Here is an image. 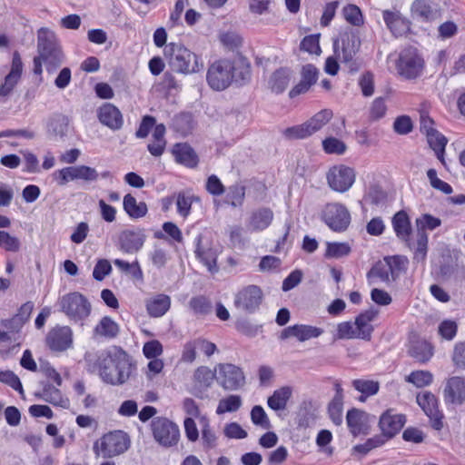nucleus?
Instances as JSON below:
<instances>
[{"label":"nucleus","instance_id":"79ce46f5","mask_svg":"<svg viewBox=\"0 0 465 465\" xmlns=\"http://www.w3.org/2000/svg\"><path fill=\"white\" fill-rule=\"evenodd\" d=\"M200 426L202 433V442L205 450L214 449L217 445V436L213 429L210 425L208 418L200 417Z\"/></svg>","mask_w":465,"mask_h":465},{"label":"nucleus","instance_id":"de8ad7c7","mask_svg":"<svg viewBox=\"0 0 465 465\" xmlns=\"http://www.w3.org/2000/svg\"><path fill=\"white\" fill-rule=\"evenodd\" d=\"M193 201H199V198L190 193H178L176 196L177 213L183 218H186L191 213Z\"/></svg>","mask_w":465,"mask_h":465},{"label":"nucleus","instance_id":"e2e57ef3","mask_svg":"<svg viewBox=\"0 0 465 465\" xmlns=\"http://www.w3.org/2000/svg\"><path fill=\"white\" fill-rule=\"evenodd\" d=\"M282 135L288 140L303 139L310 136L305 123L300 125L288 127L282 131Z\"/></svg>","mask_w":465,"mask_h":465},{"label":"nucleus","instance_id":"4d7b16f0","mask_svg":"<svg viewBox=\"0 0 465 465\" xmlns=\"http://www.w3.org/2000/svg\"><path fill=\"white\" fill-rule=\"evenodd\" d=\"M0 247L6 252H16L20 250L21 242L5 231H0Z\"/></svg>","mask_w":465,"mask_h":465},{"label":"nucleus","instance_id":"393cba45","mask_svg":"<svg viewBox=\"0 0 465 465\" xmlns=\"http://www.w3.org/2000/svg\"><path fill=\"white\" fill-rule=\"evenodd\" d=\"M444 397L446 401L461 404L465 401V378H450L444 388Z\"/></svg>","mask_w":465,"mask_h":465},{"label":"nucleus","instance_id":"f704fd0d","mask_svg":"<svg viewBox=\"0 0 465 465\" xmlns=\"http://www.w3.org/2000/svg\"><path fill=\"white\" fill-rule=\"evenodd\" d=\"M123 207L128 216L132 219H139L146 215L148 212L144 202L138 203L131 193L124 197Z\"/></svg>","mask_w":465,"mask_h":465},{"label":"nucleus","instance_id":"c756f323","mask_svg":"<svg viewBox=\"0 0 465 465\" xmlns=\"http://www.w3.org/2000/svg\"><path fill=\"white\" fill-rule=\"evenodd\" d=\"M292 72L287 68L276 70L269 78L268 87L274 94H282L290 84Z\"/></svg>","mask_w":465,"mask_h":465},{"label":"nucleus","instance_id":"ddd939ff","mask_svg":"<svg viewBox=\"0 0 465 465\" xmlns=\"http://www.w3.org/2000/svg\"><path fill=\"white\" fill-rule=\"evenodd\" d=\"M262 297L263 294L260 287L248 285L235 294L233 303L238 310L252 313L259 309Z\"/></svg>","mask_w":465,"mask_h":465},{"label":"nucleus","instance_id":"b1692460","mask_svg":"<svg viewBox=\"0 0 465 465\" xmlns=\"http://www.w3.org/2000/svg\"><path fill=\"white\" fill-rule=\"evenodd\" d=\"M99 121L112 130H119L124 124L120 110L112 104H103L98 111Z\"/></svg>","mask_w":465,"mask_h":465},{"label":"nucleus","instance_id":"2f4dec72","mask_svg":"<svg viewBox=\"0 0 465 465\" xmlns=\"http://www.w3.org/2000/svg\"><path fill=\"white\" fill-rule=\"evenodd\" d=\"M37 395L45 401L54 406H60L63 408H67L69 406V400L64 398L60 390L51 383H44L42 391Z\"/></svg>","mask_w":465,"mask_h":465},{"label":"nucleus","instance_id":"f8f14e48","mask_svg":"<svg viewBox=\"0 0 465 465\" xmlns=\"http://www.w3.org/2000/svg\"><path fill=\"white\" fill-rule=\"evenodd\" d=\"M322 217L324 223L336 232L345 230L351 222L349 211L344 205L338 203L326 204L322 210Z\"/></svg>","mask_w":465,"mask_h":465},{"label":"nucleus","instance_id":"69168bd1","mask_svg":"<svg viewBox=\"0 0 465 465\" xmlns=\"http://www.w3.org/2000/svg\"><path fill=\"white\" fill-rule=\"evenodd\" d=\"M0 381L17 391L20 394L24 393L20 379L12 371H0Z\"/></svg>","mask_w":465,"mask_h":465},{"label":"nucleus","instance_id":"603ef678","mask_svg":"<svg viewBox=\"0 0 465 465\" xmlns=\"http://www.w3.org/2000/svg\"><path fill=\"white\" fill-rule=\"evenodd\" d=\"M405 381L412 383L417 388H422L432 382L433 375L429 371H414L405 378Z\"/></svg>","mask_w":465,"mask_h":465},{"label":"nucleus","instance_id":"052dcab7","mask_svg":"<svg viewBox=\"0 0 465 465\" xmlns=\"http://www.w3.org/2000/svg\"><path fill=\"white\" fill-rule=\"evenodd\" d=\"M451 360L457 369L465 370V341H458L454 344Z\"/></svg>","mask_w":465,"mask_h":465},{"label":"nucleus","instance_id":"aec40b11","mask_svg":"<svg viewBox=\"0 0 465 465\" xmlns=\"http://www.w3.org/2000/svg\"><path fill=\"white\" fill-rule=\"evenodd\" d=\"M392 226L399 239L406 243V245L415 252L416 239L411 237V225L410 218L406 212L400 211L396 213L392 218Z\"/></svg>","mask_w":465,"mask_h":465},{"label":"nucleus","instance_id":"4c0bfd02","mask_svg":"<svg viewBox=\"0 0 465 465\" xmlns=\"http://www.w3.org/2000/svg\"><path fill=\"white\" fill-rule=\"evenodd\" d=\"M119 330V325L111 317L104 316L94 327V332L106 339H114L118 335Z\"/></svg>","mask_w":465,"mask_h":465},{"label":"nucleus","instance_id":"f03ea898","mask_svg":"<svg viewBox=\"0 0 465 465\" xmlns=\"http://www.w3.org/2000/svg\"><path fill=\"white\" fill-rule=\"evenodd\" d=\"M360 48V36L352 28L345 29L333 41L334 54L351 74L357 73L361 66V62L356 56Z\"/></svg>","mask_w":465,"mask_h":465},{"label":"nucleus","instance_id":"6e6d98bb","mask_svg":"<svg viewBox=\"0 0 465 465\" xmlns=\"http://www.w3.org/2000/svg\"><path fill=\"white\" fill-rule=\"evenodd\" d=\"M350 252L351 247L346 242H328L325 256L339 259L347 256Z\"/></svg>","mask_w":465,"mask_h":465},{"label":"nucleus","instance_id":"2eb2a0df","mask_svg":"<svg viewBox=\"0 0 465 465\" xmlns=\"http://www.w3.org/2000/svg\"><path fill=\"white\" fill-rule=\"evenodd\" d=\"M416 401L430 418L433 429L440 430L443 427V415L439 411L438 400L430 391H422L417 394Z\"/></svg>","mask_w":465,"mask_h":465},{"label":"nucleus","instance_id":"72a5a7b5","mask_svg":"<svg viewBox=\"0 0 465 465\" xmlns=\"http://www.w3.org/2000/svg\"><path fill=\"white\" fill-rule=\"evenodd\" d=\"M346 421L350 431L356 436L366 429L367 414L358 409H351L347 412Z\"/></svg>","mask_w":465,"mask_h":465},{"label":"nucleus","instance_id":"4be33fe9","mask_svg":"<svg viewBox=\"0 0 465 465\" xmlns=\"http://www.w3.org/2000/svg\"><path fill=\"white\" fill-rule=\"evenodd\" d=\"M322 333L323 330L321 328L305 324H295L283 329L280 338L286 340L291 337H295L299 341H305L312 338H317Z\"/></svg>","mask_w":465,"mask_h":465},{"label":"nucleus","instance_id":"7c9ffc66","mask_svg":"<svg viewBox=\"0 0 465 465\" xmlns=\"http://www.w3.org/2000/svg\"><path fill=\"white\" fill-rule=\"evenodd\" d=\"M165 133L166 128L163 124L155 125L152 134L153 141L147 145V150L152 155L159 157L164 153L166 146Z\"/></svg>","mask_w":465,"mask_h":465},{"label":"nucleus","instance_id":"a19ab883","mask_svg":"<svg viewBox=\"0 0 465 465\" xmlns=\"http://www.w3.org/2000/svg\"><path fill=\"white\" fill-rule=\"evenodd\" d=\"M426 136L428 143L430 147L435 152L437 158L442 164H445L444 153L445 147L448 143L447 138L437 130L433 133H430Z\"/></svg>","mask_w":465,"mask_h":465},{"label":"nucleus","instance_id":"58836bf2","mask_svg":"<svg viewBox=\"0 0 465 465\" xmlns=\"http://www.w3.org/2000/svg\"><path fill=\"white\" fill-rule=\"evenodd\" d=\"M292 396L290 387H282L274 391L273 394L268 398V406L273 411H283Z\"/></svg>","mask_w":465,"mask_h":465},{"label":"nucleus","instance_id":"6e6552de","mask_svg":"<svg viewBox=\"0 0 465 465\" xmlns=\"http://www.w3.org/2000/svg\"><path fill=\"white\" fill-rule=\"evenodd\" d=\"M215 371L217 383L225 391L241 390L246 383L242 369L232 363H218Z\"/></svg>","mask_w":465,"mask_h":465},{"label":"nucleus","instance_id":"412c9836","mask_svg":"<svg viewBox=\"0 0 465 465\" xmlns=\"http://www.w3.org/2000/svg\"><path fill=\"white\" fill-rule=\"evenodd\" d=\"M319 76L318 69L311 64H305L301 70V80L289 92L290 98L307 93L316 84Z\"/></svg>","mask_w":465,"mask_h":465},{"label":"nucleus","instance_id":"864d4df0","mask_svg":"<svg viewBox=\"0 0 465 465\" xmlns=\"http://www.w3.org/2000/svg\"><path fill=\"white\" fill-rule=\"evenodd\" d=\"M353 388L366 396H373L380 390V383L371 380L356 379L352 381Z\"/></svg>","mask_w":465,"mask_h":465},{"label":"nucleus","instance_id":"338daca9","mask_svg":"<svg viewBox=\"0 0 465 465\" xmlns=\"http://www.w3.org/2000/svg\"><path fill=\"white\" fill-rule=\"evenodd\" d=\"M387 106L383 97H377L373 100L370 107V117L373 121H377L384 117Z\"/></svg>","mask_w":465,"mask_h":465},{"label":"nucleus","instance_id":"0e129e2a","mask_svg":"<svg viewBox=\"0 0 465 465\" xmlns=\"http://www.w3.org/2000/svg\"><path fill=\"white\" fill-rule=\"evenodd\" d=\"M458 331V325L454 321L445 320L439 325V334L447 341H451L455 338Z\"/></svg>","mask_w":465,"mask_h":465},{"label":"nucleus","instance_id":"7ed1b4c3","mask_svg":"<svg viewBox=\"0 0 465 465\" xmlns=\"http://www.w3.org/2000/svg\"><path fill=\"white\" fill-rule=\"evenodd\" d=\"M164 56L168 60L170 68L179 74H194L203 69V62L200 57L182 44L166 45Z\"/></svg>","mask_w":465,"mask_h":465},{"label":"nucleus","instance_id":"a211bd4d","mask_svg":"<svg viewBox=\"0 0 465 465\" xmlns=\"http://www.w3.org/2000/svg\"><path fill=\"white\" fill-rule=\"evenodd\" d=\"M46 344L54 351H64L72 347L73 332L68 326H57L46 336Z\"/></svg>","mask_w":465,"mask_h":465},{"label":"nucleus","instance_id":"13d9d810","mask_svg":"<svg viewBox=\"0 0 465 465\" xmlns=\"http://www.w3.org/2000/svg\"><path fill=\"white\" fill-rule=\"evenodd\" d=\"M322 147L325 153L330 154H343L346 151V144L335 138V137H329L322 141Z\"/></svg>","mask_w":465,"mask_h":465},{"label":"nucleus","instance_id":"ea45409f","mask_svg":"<svg viewBox=\"0 0 465 465\" xmlns=\"http://www.w3.org/2000/svg\"><path fill=\"white\" fill-rule=\"evenodd\" d=\"M367 277L371 281L377 278L380 282L385 283H390L396 280V278H393V272L390 264L385 261L377 262L368 272Z\"/></svg>","mask_w":465,"mask_h":465},{"label":"nucleus","instance_id":"bf43d9fd","mask_svg":"<svg viewBox=\"0 0 465 465\" xmlns=\"http://www.w3.org/2000/svg\"><path fill=\"white\" fill-rule=\"evenodd\" d=\"M319 39L320 35H310L305 36L301 42V50L319 55L322 52Z\"/></svg>","mask_w":465,"mask_h":465},{"label":"nucleus","instance_id":"5fc2aeb1","mask_svg":"<svg viewBox=\"0 0 465 465\" xmlns=\"http://www.w3.org/2000/svg\"><path fill=\"white\" fill-rule=\"evenodd\" d=\"M189 304L195 314L205 316L212 312V303L204 296L192 298Z\"/></svg>","mask_w":465,"mask_h":465},{"label":"nucleus","instance_id":"8fccbe9b","mask_svg":"<svg viewBox=\"0 0 465 465\" xmlns=\"http://www.w3.org/2000/svg\"><path fill=\"white\" fill-rule=\"evenodd\" d=\"M242 406V398L239 395H229L228 397L220 400L216 413L223 414L225 412L237 411Z\"/></svg>","mask_w":465,"mask_h":465},{"label":"nucleus","instance_id":"a18cd8bd","mask_svg":"<svg viewBox=\"0 0 465 465\" xmlns=\"http://www.w3.org/2000/svg\"><path fill=\"white\" fill-rule=\"evenodd\" d=\"M332 117V112L328 109L322 110L312 116L308 122L305 123L310 135L319 131L323 125H325Z\"/></svg>","mask_w":465,"mask_h":465},{"label":"nucleus","instance_id":"20e7f679","mask_svg":"<svg viewBox=\"0 0 465 465\" xmlns=\"http://www.w3.org/2000/svg\"><path fill=\"white\" fill-rule=\"evenodd\" d=\"M37 51L46 71L54 73L64 62V54L55 34L48 28L37 31Z\"/></svg>","mask_w":465,"mask_h":465},{"label":"nucleus","instance_id":"bb28decb","mask_svg":"<svg viewBox=\"0 0 465 465\" xmlns=\"http://www.w3.org/2000/svg\"><path fill=\"white\" fill-rule=\"evenodd\" d=\"M146 311L151 317L158 318L164 315L171 306V298L166 294H157L146 301Z\"/></svg>","mask_w":465,"mask_h":465},{"label":"nucleus","instance_id":"c9c22d12","mask_svg":"<svg viewBox=\"0 0 465 465\" xmlns=\"http://www.w3.org/2000/svg\"><path fill=\"white\" fill-rule=\"evenodd\" d=\"M440 273L445 279L465 277V265L458 258H449L440 267Z\"/></svg>","mask_w":465,"mask_h":465},{"label":"nucleus","instance_id":"e433bc0d","mask_svg":"<svg viewBox=\"0 0 465 465\" xmlns=\"http://www.w3.org/2000/svg\"><path fill=\"white\" fill-rule=\"evenodd\" d=\"M411 15L421 21H431L436 17V11L426 0H415L411 6Z\"/></svg>","mask_w":465,"mask_h":465},{"label":"nucleus","instance_id":"c03bdc74","mask_svg":"<svg viewBox=\"0 0 465 465\" xmlns=\"http://www.w3.org/2000/svg\"><path fill=\"white\" fill-rule=\"evenodd\" d=\"M233 82L238 85H243L251 79V66L243 60L233 63Z\"/></svg>","mask_w":465,"mask_h":465},{"label":"nucleus","instance_id":"f257e3e1","mask_svg":"<svg viewBox=\"0 0 465 465\" xmlns=\"http://www.w3.org/2000/svg\"><path fill=\"white\" fill-rule=\"evenodd\" d=\"M96 365L103 381L114 386L125 383L131 376L133 368L129 355L116 346L100 351Z\"/></svg>","mask_w":465,"mask_h":465},{"label":"nucleus","instance_id":"dca6fc26","mask_svg":"<svg viewBox=\"0 0 465 465\" xmlns=\"http://www.w3.org/2000/svg\"><path fill=\"white\" fill-rule=\"evenodd\" d=\"M216 377L215 370L213 371L206 366L198 367L193 373L192 393L201 400L209 399L208 389L216 380Z\"/></svg>","mask_w":465,"mask_h":465},{"label":"nucleus","instance_id":"6ab92c4d","mask_svg":"<svg viewBox=\"0 0 465 465\" xmlns=\"http://www.w3.org/2000/svg\"><path fill=\"white\" fill-rule=\"evenodd\" d=\"M145 239L141 229L124 230L119 235V248L124 253L134 254L143 248Z\"/></svg>","mask_w":465,"mask_h":465},{"label":"nucleus","instance_id":"4468645a","mask_svg":"<svg viewBox=\"0 0 465 465\" xmlns=\"http://www.w3.org/2000/svg\"><path fill=\"white\" fill-rule=\"evenodd\" d=\"M327 181L332 190L345 193L355 182V172L345 165L333 166L327 173Z\"/></svg>","mask_w":465,"mask_h":465},{"label":"nucleus","instance_id":"9d476101","mask_svg":"<svg viewBox=\"0 0 465 465\" xmlns=\"http://www.w3.org/2000/svg\"><path fill=\"white\" fill-rule=\"evenodd\" d=\"M233 63L229 60H219L213 63L207 71V82L216 91L226 89L233 82Z\"/></svg>","mask_w":465,"mask_h":465},{"label":"nucleus","instance_id":"cd10ccee","mask_svg":"<svg viewBox=\"0 0 465 465\" xmlns=\"http://www.w3.org/2000/svg\"><path fill=\"white\" fill-rule=\"evenodd\" d=\"M173 154L177 163L194 168L198 164V156L193 149L187 143H176L173 148Z\"/></svg>","mask_w":465,"mask_h":465},{"label":"nucleus","instance_id":"423d86ee","mask_svg":"<svg viewBox=\"0 0 465 465\" xmlns=\"http://www.w3.org/2000/svg\"><path fill=\"white\" fill-rule=\"evenodd\" d=\"M150 426L154 440L162 447L171 448L178 444L180 429L173 420L158 416L152 420Z\"/></svg>","mask_w":465,"mask_h":465},{"label":"nucleus","instance_id":"9b49d317","mask_svg":"<svg viewBox=\"0 0 465 465\" xmlns=\"http://www.w3.org/2000/svg\"><path fill=\"white\" fill-rule=\"evenodd\" d=\"M62 312L70 319L77 322L87 318L91 312V304L80 292H70L60 301Z\"/></svg>","mask_w":465,"mask_h":465},{"label":"nucleus","instance_id":"774afa93","mask_svg":"<svg viewBox=\"0 0 465 465\" xmlns=\"http://www.w3.org/2000/svg\"><path fill=\"white\" fill-rule=\"evenodd\" d=\"M251 419L253 424L261 426L263 429L270 428V420L265 413L263 408L260 405H255L251 411Z\"/></svg>","mask_w":465,"mask_h":465},{"label":"nucleus","instance_id":"c85d7f7f","mask_svg":"<svg viewBox=\"0 0 465 465\" xmlns=\"http://www.w3.org/2000/svg\"><path fill=\"white\" fill-rule=\"evenodd\" d=\"M409 354L420 363L429 361L434 354V348L425 340L413 341L409 349Z\"/></svg>","mask_w":465,"mask_h":465},{"label":"nucleus","instance_id":"a878e982","mask_svg":"<svg viewBox=\"0 0 465 465\" xmlns=\"http://www.w3.org/2000/svg\"><path fill=\"white\" fill-rule=\"evenodd\" d=\"M273 220V212L268 207H261L251 213L247 228L252 232H261L270 226Z\"/></svg>","mask_w":465,"mask_h":465},{"label":"nucleus","instance_id":"39448f33","mask_svg":"<svg viewBox=\"0 0 465 465\" xmlns=\"http://www.w3.org/2000/svg\"><path fill=\"white\" fill-rule=\"evenodd\" d=\"M425 61L417 48L410 46L403 49L396 61V70L401 78L415 80L421 76Z\"/></svg>","mask_w":465,"mask_h":465},{"label":"nucleus","instance_id":"5701e85b","mask_svg":"<svg viewBox=\"0 0 465 465\" xmlns=\"http://www.w3.org/2000/svg\"><path fill=\"white\" fill-rule=\"evenodd\" d=\"M405 422L404 415L391 414V411H387L381 416L379 425L382 434L391 439L401 430Z\"/></svg>","mask_w":465,"mask_h":465},{"label":"nucleus","instance_id":"37998d69","mask_svg":"<svg viewBox=\"0 0 465 465\" xmlns=\"http://www.w3.org/2000/svg\"><path fill=\"white\" fill-rule=\"evenodd\" d=\"M201 236L197 237L195 254L197 258L207 267L208 271L214 272L218 271L216 264V253L212 249L203 250L200 247Z\"/></svg>","mask_w":465,"mask_h":465},{"label":"nucleus","instance_id":"49530a36","mask_svg":"<svg viewBox=\"0 0 465 465\" xmlns=\"http://www.w3.org/2000/svg\"><path fill=\"white\" fill-rule=\"evenodd\" d=\"M246 187L242 183H235L228 188L226 202L232 207H241L245 199Z\"/></svg>","mask_w":465,"mask_h":465},{"label":"nucleus","instance_id":"0eeeda50","mask_svg":"<svg viewBox=\"0 0 465 465\" xmlns=\"http://www.w3.org/2000/svg\"><path fill=\"white\" fill-rule=\"evenodd\" d=\"M417 232L415 234L416 247L413 255L414 261L423 262L428 252V234L426 230L432 231L441 224L440 219L429 213H424L415 221Z\"/></svg>","mask_w":465,"mask_h":465},{"label":"nucleus","instance_id":"3c124183","mask_svg":"<svg viewBox=\"0 0 465 465\" xmlns=\"http://www.w3.org/2000/svg\"><path fill=\"white\" fill-rule=\"evenodd\" d=\"M69 120L65 115H54L48 124V131L56 136H65L68 130Z\"/></svg>","mask_w":465,"mask_h":465},{"label":"nucleus","instance_id":"f3484780","mask_svg":"<svg viewBox=\"0 0 465 465\" xmlns=\"http://www.w3.org/2000/svg\"><path fill=\"white\" fill-rule=\"evenodd\" d=\"M382 19L395 37L404 36L411 31V21L397 9L383 10Z\"/></svg>","mask_w":465,"mask_h":465},{"label":"nucleus","instance_id":"09e8293b","mask_svg":"<svg viewBox=\"0 0 465 465\" xmlns=\"http://www.w3.org/2000/svg\"><path fill=\"white\" fill-rule=\"evenodd\" d=\"M78 165L64 167L53 173L54 180L60 186H64L69 182L77 180Z\"/></svg>","mask_w":465,"mask_h":465},{"label":"nucleus","instance_id":"1a4fd4ad","mask_svg":"<svg viewBox=\"0 0 465 465\" xmlns=\"http://www.w3.org/2000/svg\"><path fill=\"white\" fill-rule=\"evenodd\" d=\"M129 446L128 435L122 430H115L105 434L101 439L100 447L94 446V451L104 458H112L125 452Z\"/></svg>","mask_w":465,"mask_h":465},{"label":"nucleus","instance_id":"473e14b6","mask_svg":"<svg viewBox=\"0 0 465 465\" xmlns=\"http://www.w3.org/2000/svg\"><path fill=\"white\" fill-rule=\"evenodd\" d=\"M377 312L372 310L365 311L357 316L355 320V326L358 331L359 339L370 340L372 332V326L370 324L374 320Z\"/></svg>","mask_w":465,"mask_h":465},{"label":"nucleus","instance_id":"680f3d73","mask_svg":"<svg viewBox=\"0 0 465 465\" xmlns=\"http://www.w3.org/2000/svg\"><path fill=\"white\" fill-rule=\"evenodd\" d=\"M356 326L351 322H343L337 326L336 337L341 340L355 339L358 338V331L355 330Z\"/></svg>","mask_w":465,"mask_h":465}]
</instances>
